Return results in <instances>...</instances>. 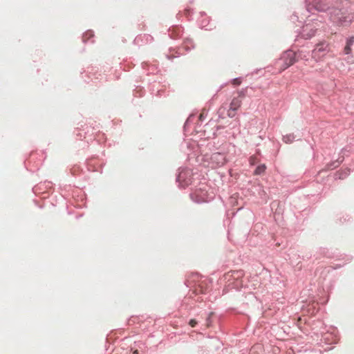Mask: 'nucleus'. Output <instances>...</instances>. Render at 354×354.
<instances>
[{"label": "nucleus", "mask_w": 354, "mask_h": 354, "mask_svg": "<svg viewBox=\"0 0 354 354\" xmlns=\"http://www.w3.org/2000/svg\"><path fill=\"white\" fill-rule=\"evenodd\" d=\"M316 29L311 24H306L301 32V36L304 39H310L315 34Z\"/></svg>", "instance_id": "6e6552de"}, {"label": "nucleus", "mask_w": 354, "mask_h": 354, "mask_svg": "<svg viewBox=\"0 0 354 354\" xmlns=\"http://www.w3.org/2000/svg\"><path fill=\"white\" fill-rule=\"evenodd\" d=\"M295 139V137L292 134H289V135H286V136H284L283 138V140L286 142V143H290L293 141V140Z\"/></svg>", "instance_id": "ddd939ff"}, {"label": "nucleus", "mask_w": 354, "mask_h": 354, "mask_svg": "<svg viewBox=\"0 0 354 354\" xmlns=\"http://www.w3.org/2000/svg\"><path fill=\"white\" fill-rule=\"evenodd\" d=\"M241 83V80L240 78H235L232 80V84L234 86L240 85Z\"/></svg>", "instance_id": "4468645a"}, {"label": "nucleus", "mask_w": 354, "mask_h": 354, "mask_svg": "<svg viewBox=\"0 0 354 354\" xmlns=\"http://www.w3.org/2000/svg\"><path fill=\"white\" fill-rule=\"evenodd\" d=\"M93 37V32L91 30H88L86 32L82 37V39L84 42H86L89 39Z\"/></svg>", "instance_id": "f8f14e48"}, {"label": "nucleus", "mask_w": 354, "mask_h": 354, "mask_svg": "<svg viewBox=\"0 0 354 354\" xmlns=\"http://www.w3.org/2000/svg\"><path fill=\"white\" fill-rule=\"evenodd\" d=\"M330 51L329 44L325 41L317 44L312 52V57L315 60H320Z\"/></svg>", "instance_id": "7ed1b4c3"}, {"label": "nucleus", "mask_w": 354, "mask_h": 354, "mask_svg": "<svg viewBox=\"0 0 354 354\" xmlns=\"http://www.w3.org/2000/svg\"><path fill=\"white\" fill-rule=\"evenodd\" d=\"M225 163V156L221 153H214L210 157V161L208 167L211 168H216L223 166Z\"/></svg>", "instance_id": "39448f33"}, {"label": "nucleus", "mask_w": 354, "mask_h": 354, "mask_svg": "<svg viewBox=\"0 0 354 354\" xmlns=\"http://www.w3.org/2000/svg\"><path fill=\"white\" fill-rule=\"evenodd\" d=\"M266 169V166L265 165H261L256 168V169L254 171V174L260 175L265 172Z\"/></svg>", "instance_id": "9b49d317"}, {"label": "nucleus", "mask_w": 354, "mask_h": 354, "mask_svg": "<svg viewBox=\"0 0 354 354\" xmlns=\"http://www.w3.org/2000/svg\"><path fill=\"white\" fill-rule=\"evenodd\" d=\"M241 274H242V273L240 271L231 272V276L237 275V277H241Z\"/></svg>", "instance_id": "dca6fc26"}, {"label": "nucleus", "mask_w": 354, "mask_h": 354, "mask_svg": "<svg viewBox=\"0 0 354 354\" xmlns=\"http://www.w3.org/2000/svg\"><path fill=\"white\" fill-rule=\"evenodd\" d=\"M253 159H254V158H251V159H250L251 164H254V160H253Z\"/></svg>", "instance_id": "a211bd4d"}, {"label": "nucleus", "mask_w": 354, "mask_h": 354, "mask_svg": "<svg viewBox=\"0 0 354 354\" xmlns=\"http://www.w3.org/2000/svg\"><path fill=\"white\" fill-rule=\"evenodd\" d=\"M353 43H354V37H351L346 40V44L344 48V53L345 55H349L350 53H351V51H352L351 46L353 44Z\"/></svg>", "instance_id": "1a4fd4ad"}, {"label": "nucleus", "mask_w": 354, "mask_h": 354, "mask_svg": "<svg viewBox=\"0 0 354 354\" xmlns=\"http://www.w3.org/2000/svg\"><path fill=\"white\" fill-rule=\"evenodd\" d=\"M203 118V116L202 114L200 115V119Z\"/></svg>", "instance_id": "4be33fe9"}, {"label": "nucleus", "mask_w": 354, "mask_h": 354, "mask_svg": "<svg viewBox=\"0 0 354 354\" xmlns=\"http://www.w3.org/2000/svg\"><path fill=\"white\" fill-rule=\"evenodd\" d=\"M187 174V171H182L180 172L178 176V180L179 183L182 185V186H186L190 183V180H188L187 181L184 182L185 178Z\"/></svg>", "instance_id": "9d476101"}, {"label": "nucleus", "mask_w": 354, "mask_h": 354, "mask_svg": "<svg viewBox=\"0 0 354 354\" xmlns=\"http://www.w3.org/2000/svg\"><path fill=\"white\" fill-rule=\"evenodd\" d=\"M308 6L311 5L315 10L319 12H325L329 10L328 0H306Z\"/></svg>", "instance_id": "423d86ee"}, {"label": "nucleus", "mask_w": 354, "mask_h": 354, "mask_svg": "<svg viewBox=\"0 0 354 354\" xmlns=\"http://www.w3.org/2000/svg\"><path fill=\"white\" fill-rule=\"evenodd\" d=\"M189 324L192 327H195V326H196V324H197V322H196V319H191V320L189 321Z\"/></svg>", "instance_id": "2eb2a0df"}, {"label": "nucleus", "mask_w": 354, "mask_h": 354, "mask_svg": "<svg viewBox=\"0 0 354 354\" xmlns=\"http://www.w3.org/2000/svg\"><path fill=\"white\" fill-rule=\"evenodd\" d=\"M192 200L196 203L206 202L207 199V192L205 189H198L191 194Z\"/></svg>", "instance_id": "0eeeda50"}, {"label": "nucleus", "mask_w": 354, "mask_h": 354, "mask_svg": "<svg viewBox=\"0 0 354 354\" xmlns=\"http://www.w3.org/2000/svg\"><path fill=\"white\" fill-rule=\"evenodd\" d=\"M330 20L337 26H349L354 21V6L348 1L339 7L333 8L329 12Z\"/></svg>", "instance_id": "f257e3e1"}, {"label": "nucleus", "mask_w": 354, "mask_h": 354, "mask_svg": "<svg viewBox=\"0 0 354 354\" xmlns=\"http://www.w3.org/2000/svg\"><path fill=\"white\" fill-rule=\"evenodd\" d=\"M171 37H173V38H175L176 37H177V35H173V33L171 35Z\"/></svg>", "instance_id": "aec40b11"}, {"label": "nucleus", "mask_w": 354, "mask_h": 354, "mask_svg": "<svg viewBox=\"0 0 354 354\" xmlns=\"http://www.w3.org/2000/svg\"><path fill=\"white\" fill-rule=\"evenodd\" d=\"M253 159H254V158H251V159H250L251 164H254V160H253Z\"/></svg>", "instance_id": "6ab92c4d"}, {"label": "nucleus", "mask_w": 354, "mask_h": 354, "mask_svg": "<svg viewBox=\"0 0 354 354\" xmlns=\"http://www.w3.org/2000/svg\"><path fill=\"white\" fill-rule=\"evenodd\" d=\"M239 96L234 97L230 104L227 111V116L234 118L236 115V111L241 107L242 104L241 97H243L244 94L243 91L239 92Z\"/></svg>", "instance_id": "20e7f679"}, {"label": "nucleus", "mask_w": 354, "mask_h": 354, "mask_svg": "<svg viewBox=\"0 0 354 354\" xmlns=\"http://www.w3.org/2000/svg\"><path fill=\"white\" fill-rule=\"evenodd\" d=\"M176 31L177 30L178 32H180V28H173L172 29V31Z\"/></svg>", "instance_id": "f3484780"}, {"label": "nucleus", "mask_w": 354, "mask_h": 354, "mask_svg": "<svg viewBox=\"0 0 354 354\" xmlns=\"http://www.w3.org/2000/svg\"><path fill=\"white\" fill-rule=\"evenodd\" d=\"M297 62L296 55L293 51L284 52L277 64L279 65V71L282 72Z\"/></svg>", "instance_id": "f03ea898"}, {"label": "nucleus", "mask_w": 354, "mask_h": 354, "mask_svg": "<svg viewBox=\"0 0 354 354\" xmlns=\"http://www.w3.org/2000/svg\"><path fill=\"white\" fill-rule=\"evenodd\" d=\"M203 118V116L202 114L200 115V119Z\"/></svg>", "instance_id": "5701e85b"}, {"label": "nucleus", "mask_w": 354, "mask_h": 354, "mask_svg": "<svg viewBox=\"0 0 354 354\" xmlns=\"http://www.w3.org/2000/svg\"><path fill=\"white\" fill-rule=\"evenodd\" d=\"M133 353H134V354H138V351H137V350L134 351H133Z\"/></svg>", "instance_id": "412c9836"}]
</instances>
